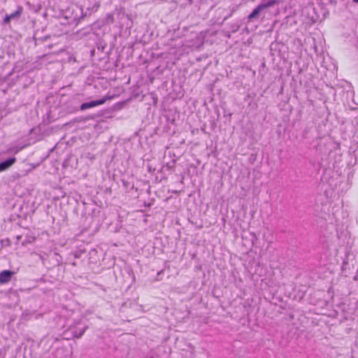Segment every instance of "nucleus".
<instances>
[{
  "label": "nucleus",
  "instance_id": "nucleus-5",
  "mask_svg": "<svg viewBox=\"0 0 358 358\" xmlns=\"http://www.w3.org/2000/svg\"><path fill=\"white\" fill-rule=\"evenodd\" d=\"M279 3V0H268L266 2L260 3L264 9L272 7Z\"/></svg>",
  "mask_w": 358,
  "mask_h": 358
},
{
  "label": "nucleus",
  "instance_id": "nucleus-10",
  "mask_svg": "<svg viewBox=\"0 0 358 358\" xmlns=\"http://www.w3.org/2000/svg\"><path fill=\"white\" fill-rule=\"evenodd\" d=\"M94 52H95V50H92L91 51L92 55H94Z\"/></svg>",
  "mask_w": 358,
  "mask_h": 358
},
{
  "label": "nucleus",
  "instance_id": "nucleus-7",
  "mask_svg": "<svg viewBox=\"0 0 358 358\" xmlns=\"http://www.w3.org/2000/svg\"><path fill=\"white\" fill-rule=\"evenodd\" d=\"M87 327H85V328H83L79 333H78L77 331H74L73 332V337L75 338H80L83 334L85 333V331H86L87 329Z\"/></svg>",
  "mask_w": 358,
  "mask_h": 358
},
{
  "label": "nucleus",
  "instance_id": "nucleus-2",
  "mask_svg": "<svg viewBox=\"0 0 358 358\" xmlns=\"http://www.w3.org/2000/svg\"><path fill=\"white\" fill-rule=\"evenodd\" d=\"M14 272L5 270L0 273V284H3L9 282Z\"/></svg>",
  "mask_w": 358,
  "mask_h": 358
},
{
  "label": "nucleus",
  "instance_id": "nucleus-8",
  "mask_svg": "<svg viewBox=\"0 0 358 358\" xmlns=\"http://www.w3.org/2000/svg\"><path fill=\"white\" fill-rule=\"evenodd\" d=\"M12 19L10 17V15H6V17H4L3 19V23L4 24H8L10 22V21Z\"/></svg>",
  "mask_w": 358,
  "mask_h": 358
},
{
  "label": "nucleus",
  "instance_id": "nucleus-1",
  "mask_svg": "<svg viewBox=\"0 0 358 358\" xmlns=\"http://www.w3.org/2000/svg\"><path fill=\"white\" fill-rule=\"evenodd\" d=\"M105 101H106V99H99V100H96V101H92L87 102V103H84L80 106V109L84 110L90 108H92V107H94V106H96L99 105H101V104L104 103Z\"/></svg>",
  "mask_w": 358,
  "mask_h": 358
},
{
  "label": "nucleus",
  "instance_id": "nucleus-6",
  "mask_svg": "<svg viewBox=\"0 0 358 358\" xmlns=\"http://www.w3.org/2000/svg\"><path fill=\"white\" fill-rule=\"evenodd\" d=\"M22 10H23L22 7V6H18L16 11H15L13 13L9 15L10 17L12 20L18 19L20 17V16L21 15V14L22 13Z\"/></svg>",
  "mask_w": 358,
  "mask_h": 358
},
{
  "label": "nucleus",
  "instance_id": "nucleus-3",
  "mask_svg": "<svg viewBox=\"0 0 358 358\" xmlns=\"http://www.w3.org/2000/svg\"><path fill=\"white\" fill-rule=\"evenodd\" d=\"M16 161L15 157H10L0 163V172L4 171L10 168Z\"/></svg>",
  "mask_w": 358,
  "mask_h": 358
},
{
  "label": "nucleus",
  "instance_id": "nucleus-11",
  "mask_svg": "<svg viewBox=\"0 0 358 358\" xmlns=\"http://www.w3.org/2000/svg\"><path fill=\"white\" fill-rule=\"evenodd\" d=\"M355 3H358V0H353Z\"/></svg>",
  "mask_w": 358,
  "mask_h": 358
},
{
  "label": "nucleus",
  "instance_id": "nucleus-4",
  "mask_svg": "<svg viewBox=\"0 0 358 358\" xmlns=\"http://www.w3.org/2000/svg\"><path fill=\"white\" fill-rule=\"evenodd\" d=\"M264 10L261 4L258 5L253 11L248 15V20H252L255 18H257L259 13Z\"/></svg>",
  "mask_w": 358,
  "mask_h": 358
},
{
  "label": "nucleus",
  "instance_id": "nucleus-12",
  "mask_svg": "<svg viewBox=\"0 0 358 358\" xmlns=\"http://www.w3.org/2000/svg\"><path fill=\"white\" fill-rule=\"evenodd\" d=\"M150 358H153V357H150Z\"/></svg>",
  "mask_w": 358,
  "mask_h": 358
},
{
  "label": "nucleus",
  "instance_id": "nucleus-9",
  "mask_svg": "<svg viewBox=\"0 0 358 358\" xmlns=\"http://www.w3.org/2000/svg\"><path fill=\"white\" fill-rule=\"evenodd\" d=\"M97 48H98V50H101V51H102V52H103V51L104 50V48H104V46H101V47H100V46L99 45V46L97 47Z\"/></svg>",
  "mask_w": 358,
  "mask_h": 358
}]
</instances>
